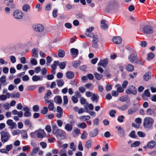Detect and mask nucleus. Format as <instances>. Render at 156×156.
<instances>
[{
    "mask_svg": "<svg viewBox=\"0 0 156 156\" xmlns=\"http://www.w3.org/2000/svg\"><path fill=\"white\" fill-rule=\"evenodd\" d=\"M52 127L53 133L56 135L58 138L62 139L65 138L66 135L64 131L58 129L56 125H53Z\"/></svg>",
    "mask_w": 156,
    "mask_h": 156,
    "instance_id": "f257e3e1",
    "label": "nucleus"
},
{
    "mask_svg": "<svg viewBox=\"0 0 156 156\" xmlns=\"http://www.w3.org/2000/svg\"><path fill=\"white\" fill-rule=\"evenodd\" d=\"M153 119L150 117H146L144 120L143 125L144 128L146 129H150L152 128L154 122Z\"/></svg>",
    "mask_w": 156,
    "mask_h": 156,
    "instance_id": "f03ea898",
    "label": "nucleus"
},
{
    "mask_svg": "<svg viewBox=\"0 0 156 156\" xmlns=\"http://www.w3.org/2000/svg\"><path fill=\"white\" fill-rule=\"evenodd\" d=\"M1 135V140L4 143L7 141L10 137V135L8 132L2 131L0 133Z\"/></svg>",
    "mask_w": 156,
    "mask_h": 156,
    "instance_id": "7ed1b4c3",
    "label": "nucleus"
},
{
    "mask_svg": "<svg viewBox=\"0 0 156 156\" xmlns=\"http://www.w3.org/2000/svg\"><path fill=\"white\" fill-rule=\"evenodd\" d=\"M12 15L15 19L20 20L23 18L24 14L22 11L16 9L13 12Z\"/></svg>",
    "mask_w": 156,
    "mask_h": 156,
    "instance_id": "20e7f679",
    "label": "nucleus"
},
{
    "mask_svg": "<svg viewBox=\"0 0 156 156\" xmlns=\"http://www.w3.org/2000/svg\"><path fill=\"white\" fill-rule=\"evenodd\" d=\"M142 31L143 33L147 34H151L154 32L153 27L150 26L144 27L142 29Z\"/></svg>",
    "mask_w": 156,
    "mask_h": 156,
    "instance_id": "39448f33",
    "label": "nucleus"
},
{
    "mask_svg": "<svg viewBox=\"0 0 156 156\" xmlns=\"http://www.w3.org/2000/svg\"><path fill=\"white\" fill-rule=\"evenodd\" d=\"M126 93L127 94H136L137 93V90L133 86H131L126 90Z\"/></svg>",
    "mask_w": 156,
    "mask_h": 156,
    "instance_id": "423d86ee",
    "label": "nucleus"
},
{
    "mask_svg": "<svg viewBox=\"0 0 156 156\" xmlns=\"http://www.w3.org/2000/svg\"><path fill=\"white\" fill-rule=\"evenodd\" d=\"M33 27L34 30L37 32H42L44 30V27L40 24L34 25Z\"/></svg>",
    "mask_w": 156,
    "mask_h": 156,
    "instance_id": "0eeeda50",
    "label": "nucleus"
},
{
    "mask_svg": "<svg viewBox=\"0 0 156 156\" xmlns=\"http://www.w3.org/2000/svg\"><path fill=\"white\" fill-rule=\"evenodd\" d=\"M99 42L97 36L95 35L93 37L92 42V47L95 48H98V42Z\"/></svg>",
    "mask_w": 156,
    "mask_h": 156,
    "instance_id": "6e6552de",
    "label": "nucleus"
},
{
    "mask_svg": "<svg viewBox=\"0 0 156 156\" xmlns=\"http://www.w3.org/2000/svg\"><path fill=\"white\" fill-rule=\"evenodd\" d=\"M7 124L10 126L11 129L16 128L17 126L15 122H14L12 119H8L6 121Z\"/></svg>",
    "mask_w": 156,
    "mask_h": 156,
    "instance_id": "1a4fd4ad",
    "label": "nucleus"
},
{
    "mask_svg": "<svg viewBox=\"0 0 156 156\" xmlns=\"http://www.w3.org/2000/svg\"><path fill=\"white\" fill-rule=\"evenodd\" d=\"M138 59V58L137 55H136L131 54L128 57V59L131 63L136 62Z\"/></svg>",
    "mask_w": 156,
    "mask_h": 156,
    "instance_id": "9d476101",
    "label": "nucleus"
},
{
    "mask_svg": "<svg viewBox=\"0 0 156 156\" xmlns=\"http://www.w3.org/2000/svg\"><path fill=\"white\" fill-rule=\"evenodd\" d=\"M116 129H117L118 133L119 135L121 137H123L124 136L125 132L121 126H116Z\"/></svg>",
    "mask_w": 156,
    "mask_h": 156,
    "instance_id": "9b49d317",
    "label": "nucleus"
},
{
    "mask_svg": "<svg viewBox=\"0 0 156 156\" xmlns=\"http://www.w3.org/2000/svg\"><path fill=\"white\" fill-rule=\"evenodd\" d=\"M93 29L94 27H91L87 29L86 30V32L85 33L86 35L90 37H92L95 36H94L93 34L91 33V32Z\"/></svg>",
    "mask_w": 156,
    "mask_h": 156,
    "instance_id": "f8f14e48",
    "label": "nucleus"
},
{
    "mask_svg": "<svg viewBox=\"0 0 156 156\" xmlns=\"http://www.w3.org/2000/svg\"><path fill=\"white\" fill-rule=\"evenodd\" d=\"M23 110L25 111L24 113V116L25 117H30L31 115V114L30 112V109L27 106H26L23 108Z\"/></svg>",
    "mask_w": 156,
    "mask_h": 156,
    "instance_id": "ddd939ff",
    "label": "nucleus"
},
{
    "mask_svg": "<svg viewBox=\"0 0 156 156\" xmlns=\"http://www.w3.org/2000/svg\"><path fill=\"white\" fill-rule=\"evenodd\" d=\"M112 41L115 44H119L122 42V39L119 36H115L113 37Z\"/></svg>",
    "mask_w": 156,
    "mask_h": 156,
    "instance_id": "4468645a",
    "label": "nucleus"
},
{
    "mask_svg": "<svg viewBox=\"0 0 156 156\" xmlns=\"http://www.w3.org/2000/svg\"><path fill=\"white\" fill-rule=\"evenodd\" d=\"M108 61L107 58L101 60L98 63V65L105 67L108 64Z\"/></svg>",
    "mask_w": 156,
    "mask_h": 156,
    "instance_id": "2eb2a0df",
    "label": "nucleus"
},
{
    "mask_svg": "<svg viewBox=\"0 0 156 156\" xmlns=\"http://www.w3.org/2000/svg\"><path fill=\"white\" fill-rule=\"evenodd\" d=\"M70 52L72 54V56L73 58H76L78 54V50L76 49L72 48L70 50Z\"/></svg>",
    "mask_w": 156,
    "mask_h": 156,
    "instance_id": "dca6fc26",
    "label": "nucleus"
},
{
    "mask_svg": "<svg viewBox=\"0 0 156 156\" xmlns=\"http://www.w3.org/2000/svg\"><path fill=\"white\" fill-rule=\"evenodd\" d=\"M7 5L11 9L15 8L16 5L13 0H9L6 3Z\"/></svg>",
    "mask_w": 156,
    "mask_h": 156,
    "instance_id": "f3484780",
    "label": "nucleus"
},
{
    "mask_svg": "<svg viewBox=\"0 0 156 156\" xmlns=\"http://www.w3.org/2000/svg\"><path fill=\"white\" fill-rule=\"evenodd\" d=\"M98 133V130L97 129H94L89 133V135L91 137L96 136Z\"/></svg>",
    "mask_w": 156,
    "mask_h": 156,
    "instance_id": "a211bd4d",
    "label": "nucleus"
},
{
    "mask_svg": "<svg viewBox=\"0 0 156 156\" xmlns=\"http://www.w3.org/2000/svg\"><path fill=\"white\" fill-rule=\"evenodd\" d=\"M151 76V73L149 72H147L143 76L144 80L146 81H148L150 78Z\"/></svg>",
    "mask_w": 156,
    "mask_h": 156,
    "instance_id": "6ab92c4d",
    "label": "nucleus"
},
{
    "mask_svg": "<svg viewBox=\"0 0 156 156\" xmlns=\"http://www.w3.org/2000/svg\"><path fill=\"white\" fill-rule=\"evenodd\" d=\"M12 113L14 115H18L19 117H22L23 115V112L20 111L18 112L16 110H14L12 111Z\"/></svg>",
    "mask_w": 156,
    "mask_h": 156,
    "instance_id": "aec40b11",
    "label": "nucleus"
},
{
    "mask_svg": "<svg viewBox=\"0 0 156 156\" xmlns=\"http://www.w3.org/2000/svg\"><path fill=\"white\" fill-rule=\"evenodd\" d=\"M73 127L72 125L69 123H67L65 126V129L68 132L71 131L73 129Z\"/></svg>",
    "mask_w": 156,
    "mask_h": 156,
    "instance_id": "412c9836",
    "label": "nucleus"
},
{
    "mask_svg": "<svg viewBox=\"0 0 156 156\" xmlns=\"http://www.w3.org/2000/svg\"><path fill=\"white\" fill-rule=\"evenodd\" d=\"M32 80L34 81H37L38 80L41 81L43 80V77L41 76L34 75L33 76Z\"/></svg>",
    "mask_w": 156,
    "mask_h": 156,
    "instance_id": "4be33fe9",
    "label": "nucleus"
},
{
    "mask_svg": "<svg viewBox=\"0 0 156 156\" xmlns=\"http://www.w3.org/2000/svg\"><path fill=\"white\" fill-rule=\"evenodd\" d=\"M66 77L69 79H71L74 76V73L71 71H68L66 73Z\"/></svg>",
    "mask_w": 156,
    "mask_h": 156,
    "instance_id": "5701e85b",
    "label": "nucleus"
},
{
    "mask_svg": "<svg viewBox=\"0 0 156 156\" xmlns=\"http://www.w3.org/2000/svg\"><path fill=\"white\" fill-rule=\"evenodd\" d=\"M155 145V141L152 140L148 143L147 145V147L149 148H152L154 147Z\"/></svg>",
    "mask_w": 156,
    "mask_h": 156,
    "instance_id": "b1692460",
    "label": "nucleus"
},
{
    "mask_svg": "<svg viewBox=\"0 0 156 156\" xmlns=\"http://www.w3.org/2000/svg\"><path fill=\"white\" fill-rule=\"evenodd\" d=\"M106 21L105 20H102L101 21V28L102 29H105L108 27V25L105 23Z\"/></svg>",
    "mask_w": 156,
    "mask_h": 156,
    "instance_id": "393cba45",
    "label": "nucleus"
},
{
    "mask_svg": "<svg viewBox=\"0 0 156 156\" xmlns=\"http://www.w3.org/2000/svg\"><path fill=\"white\" fill-rule=\"evenodd\" d=\"M126 69L127 71L129 72H132L134 69L133 65L130 64L126 66Z\"/></svg>",
    "mask_w": 156,
    "mask_h": 156,
    "instance_id": "a878e982",
    "label": "nucleus"
},
{
    "mask_svg": "<svg viewBox=\"0 0 156 156\" xmlns=\"http://www.w3.org/2000/svg\"><path fill=\"white\" fill-rule=\"evenodd\" d=\"M56 81V82L57 85L58 87H62L64 84V82L62 80H57Z\"/></svg>",
    "mask_w": 156,
    "mask_h": 156,
    "instance_id": "bb28decb",
    "label": "nucleus"
},
{
    "mask_svg": "<svg viewBox=\"0 0 156 156\" xmlns=\"http://www.w3.org/2000/svg\"><path fill=\"white\" fill-rule=\"evenodd\" d=\"M137 110V109L135 107H132L129 109L128 113L129 115H131Z\"/></svg>",
    "mask_w": 156,
    "mask_h": 156,
    "instance_id": "cd10ccee",
    "label": "nucleus"
},
{
    "mask_svg": "<svg viewBox=\"0 0 156 156\" xmlns=\"http://www.w3.org/2000/svg\"><path fill=\"white\" fill-rule=\"evenodd\" d=\"M65 55V52L63 50H59L58 51V55L60 58L63 57Z\"/></svg>",
    "mask_w": 156,
    "mask_h": 156,
    "instance_id": "c85d7f7f",
    "label": "nucleus"
},
{
    "mask_svg": "<svg viewBox=\"0 0 156 156\" xmlns=\"http://www.w3.org/2000/svg\"><path fill=\"white\" fill-rule=\"evenodd\" d=\"M145 96L147 97H150V93L149 92V90L148 89L145 90L144 92V93L142 94L141 95L142 97L143 98H144Z\"/></svg>",
    "mask_w": 156,
    "mask_h": 156,
    "instance_id": "c756f323",
    "label": "nucleus"
},
{
    "mask_svg": "<svg viewBox=\"0 0 156 156\" xmlns=\"http://www.w3.org/2000/svg\"><path fill=\"white\" fill-rule=\"evenodd\" d=\"M30 7L29 5L28 4H26L24 5L23 7V10L26 12H27L30 10Z\"/></svg>",
    "mask_w": 156,
    "mask_h": 156,
    "instance_id": "7c9ffc66",
    "label": "nucleus"
},
{
    "mask_svg": "<svg viewBox=\"0 0 156 156\" xmlns=\"http://www.w3.org/2000/svg\"><path fill=\"white\" fill-rule=\"evenodd\" d=\"M94 75L95 78L98 80H99L102 78L103 75L102 74H99L97 73H94Z\"/></svg>",
    "mask_w": 156,
    "mask_h": 156,
    "instance_id": "2f4dec72",
    "label": "nucleus"
},
{
    "mask_svg": "<svg viewBox=\"0 0 156 156\" xmlns=\"http://www.w3.org/2000/svg\"><path fill=\"white\" fill-rule=\"evenodd\" d=\"M92 141L91 140L87 141L85 144V147L88 149L90 148L91 147V143Z\"/></svg>",
    "mask_w": 156,
    "mask_h": 156,
    "instance_id": "473e14b6",
    "label": "nucleus"
},
{
    "mask_svg": "<svg viewBox=\"0 0 156 156\" xmlns=\"http://www.w3.org/2000/svg\"><path fill=\"white\" fill-rule=\"evenodd\" d=\"M77 126L79 128H80L83 129L87 127V125L84 122H82L81 123L77 124Z\"/></svg>",
    "mask_w": 156,
    "mask_h": 156,
    "instance_id": "72a5a7b5",
    "label": "nucleus"
},
{
    "mask_svg": "<svg viewBox=\"0 0 156 156\" xmlns=\"http://www.w3.org/2000/svg\"><path fill=\"white\" fill-rule=\"evenodd\" d=\"M59 64V62L58 61H55L54 63L51 66V68L52 69H56L57 68V66Z\"/></svg>",
    "mask_w": 156,
    "mask_h": 156,
    "instance_id": "f704fd0d",
    "label": "nucleus"
},
{
    "mask_svg": "<svg viewBox=\"0 0 156 156\" xmlns=\"http://www.w3.org/2000/svg\"><path fill=\"white\" fill-rule=\"evenodd\" d=\"M39 149V147H37L33 148L32 151L30 153L31 155H34V154L37 153L38 152Z\"/></svg>",
    "mask_w": 156,
    "mask_h": 156,
    "instance_id": "c9c22d12",
    "label": "nucleus"
},
{
    "mask_svg": "<svg viewBox=\"0 0 156 156\" xmlns=\"http://www.w3.org/2000/svg\"><path fill=\"white\" fill-rule=\"evenodd\" d=\"M20 94L19 92H17L16 93H11V98H19L20 97Z\"/></svg>",
    "mask_w": 156,
    "mask_h": 156,
    "instance_id": "e433bc0d",
    "label": "nucleus"
},
{
    "mask_svg": "<svg viewBox=\"0 0 156 156\" xmlns=\"http://www.w3.org/2000/svg\"><path fill=\"white\" fill-rule=\"evenodd\" d=\"M53 59L52 58L49 56H47L46 57V64L48 66L50 65V63L52 61Z\"/></svg>",
    "mask_w": 156,
    "mask_h": 156,
    "instance_id": "4c0bfd02",
    "label": "nucleus"
},
{
    "mask_svg": "<svg viewBox=\"0 0 156 156\" xmlns=\"http://www.w3.org/2000/svg\"><path fill=\"white\" fill-rule=\"evenodd\" d=\"M6 81V77L5 76H2L0 79V82L2 83L3 85H5L6 84H5Z\"/></svg>",
    "mask_w": 156,
    "mask_h": 156,
    "instance_id": "58836bf2",
    "label": "nucleus"
},
{
    "mask_svg": "<svg viewBox=\"0 0 156 156\" xmlns=\"http://www.w3.org/2000/svg\"><path fill=\"white\" fill-rule=\"evenodd\" d=\"M80 61H76L73 62V66L74 68H76L78 66L80 65Z\"/></svg>",
    "mask_w": 156,
    "mask_h": 156,
    "instance_id": "ea45409f",
    "label": "nucleus"
},
{
    "mask_svg": "<svg viewBox=\"0 0 156 156\" xmlns=\"http://www.w3.org/2000/svg\"><path fill=\"white\" fill-rule=\"evenodd\" d=\"M140 144L139 141H136L131 144V147H135L139 146Z\"/></svg>",
    "mask_w": 156,
    "mask_h": 156,
    "instance_id": "a19ab883",
    "label": "nucleus"
},
{
    "mask_svg": "<svg viewBox=\"0 0 156 156\" xmlns=\"http://www.w3.org/2000/svg\"><path fill=\"white\" fill-rule=\"evenodd\" d=\"M55 100L56 103L58 104H61L62 102V98L59 96L56 97L55 98Z\"/></svg>",
    "mask_w": 156,
    "mask_h": 156,
    "instance_id": "79ce46f5",
    "label": "nucleus"
},
{
    "mask_svg": "<svg viewBox=\"0 0 156 156\" xmlns=\"http://www.w3.org/2000/svg\"><path fill=\"white\" fill-rule=\"evenodd\" d=\"M147 59L148 60H149L152 59L154 57V54L152 52H150L147 55Z\"/></svg>",
    "mask_w": 156,
    "mask_h": 156,
    "instance_id": "37998d69",
    "label": "nucleus"
},
{
    "mask_svg": "<svg viewBox=\"0 0 156 156\" xmlns=\"http://www.w3.org/2000/svg\"><path fill=\"white\" fill-rule=\"evenodd\" d=\"M48 108L50 111H53L54 108V104L52 102L50 103L49 104Z\"/></svg>",
    "mask_w": 156,
    "mask_h": 156,
    "instance_id": "c03bdc74",
    "label": "nucleus"
},
{
    "mask_svg": "<svg viewBox=\"0 0 156 156\" xmlns=\"http://www.w3.org/2000/svg\"><path fill=\"white\" fill-rule=\"evenodd\" d=\"M58 9H54L52 12V14L53 17L56 18L58 16Z\"/></svg>",
    "mask_w": 156,
    "mask_h": 156,
    "instance_id": "a18cd8bd",
    "label": "nucleus"
},
{
    "mask_svg": "<svg viewBox=\"0 0 156 156\" xmlns=\"http://www.w3.org/2000/svg\"><path fill=\"white\" fill-rule=\"evenodd\" d=\"M91 99L93 101H98V96L97 94H93L91 96Z\"/></svg>",
    "mask_w": 156,
    "mask_h": 156,
    "instance_id": "49530a36",
    "label": "nucleus"
},
{
    "mask_svg": "<svg viewBox=\"0 0 156 156\" xmlns=\"http://www.w3.org/2000/svg\"><path fill=\"white\" fill-rule=\"evenodd\" d=\"M48 111V109L47 107H44L41 110V113L42 114H45L47 113Z\"/></svg>",
    "mask_w": 156,
    "mask_h": 156,
    "instance_id": "de8ad7c7",
    "label": "nucleus"
},
{
    "mask_svg": "<svg viewBox=\"0 0 156 156\" xmlns=\"http://www.w3.org/2000/svg\"><path fill=\"white\" fill-rule=\"evenodd\" d=\"M59 68L61 69H64L66 66V63L65 62H62L60 63H59Z\"/></svg>",
    "mask_w": 156,
    "mask_h": 156,
    "instance_id": "09e8293b",
    "label": "nucleus"
},
{
    "mask_svg": "<svg viewBox=\"0 0 156 156\" xmlns=\"http://www.w3.org/2000/svg\"><path fill=\"white\" fill-rule=\"evenodd\" d=\"M128 107V106L127 105L125 104L122 106H121L119 108V109L122 111H124L127 109Z\"/></svg>",
    "mask_w": 156,
    "mask_h": 156,
    "instance_id": "8fccbe9b",
    "label": "nucleus"
},
{
    "mask_svg": "<svg viewBox=\"0 0 156 156\" xmlns=\"http://www.w3.org/2000/svg\"><path fill=\"white\" fill-rule=\"evenodd\" d=\"M37 50L36 48H34L32 50L33 56L37 58L38 57V54L36 52Z\"/></svg>",
    "mask_w": 156,
    "mask_h": 156,
    "instance_id": "3c124183",
    "label": "nucleus"
},
{
    "mask_svg": "<svg viewBox=\"0 0 156 156\" xmlns=\"http://www.w3.org/2000/svg\"><path fill=\"white\" fill-rule=\"evenodd\" d=\"M116 113V111L114 110H111L109 112V115L110 116L112 117L115 116V114Z\"/></svg>",
    "mask_w": 156,
    "mask_h": 156,
    "instance_id": "603ef678",
    "label": "nucleus"
},
{
    "mask_svg": "<svg viewBox=\"0 0 156 156\" xmlns=\"http://www.w3.org/2000/svg\"><path fill=\"white\" fill-rule=\"evenodd\" d=\"M24 124L30 127L32 126V123H31L30 120L28 119H26L24 121Z\"/></svg>",
    "mask_w": 156,
    "mask_h": 156,
    "instance_id": "864d4df0",
    "label": "nucleus"
},
{
    "mask_svg": "<svg viewBox=\"0 0 156 156\" xmlns=\"http://www.w3.org/2000/svg\"><path fill=\"white\" fill-rule=\"evenodd\" d=\"M70 148L72 149L73 151H74L76 150V147L73 142L70 143Z\"/></svg>",
    "mask_w": 156,
    "mask_h": 156,
    "instance_id": "5fc2aeb1",
    "label": "nucleus"
},
{
    "mask_svg": "<svg viewBox=\"0 0 156 156\" xmlns=\"http://www.w3.org/2000/svg\"><path fill=\"white\" fill-rule=\"evenodd\" d=\"M59 153L60 154V156H67V154L66 152H64V151L63 150H60Z\"/></svg>",
    "mask_w": 156,
    "mask_h": 156,
    "instance_id": "6e6d98bb",
    "label": "nucleus"
},
{
    "mask_svg": "<svg viewBox=\"0 0 156 156\" xmlns=\"http://www.w3.org/2000/svg\"><path fill=\"white\" fill-rule=\"evenodd\" d=\"M105 89L107 91H109L111 90L112 89V86L109 84H107L106 87Z\"/></svg>",
    "mask_w": 156,
    "mask_h": 156,
    "instance_id": "4d7b16f0",
    "label": "nucleus"
},
{
    "mask_svg": "<svg viewBox=\"0 0 156 156\" xmlns=\"http://www.w3.org/2000/svg\"><path fill=\"white\" fill-rule=\"evenodd\" d=\"M137 135L140 137H144L146 136V134L141 131H139L137 133Z\"/></svg>",
    "mask_w": 156,
    "mask_h": 156,
    "instance_id": "13d9d810",
    "label": "nucleus"
},
{
    "mask_svg": "<svg viewBox=\"0 0 156 156\" xmlns=\"http://www.w3.org/2000/svg\"><path fill=\"white\" fill-rule=\"evenodd\" d=\"M51 92L50 90H47V93L45 94L44 97V98L46 99L48 98L49 96L51 94Z\"/></svg>",
    "mask_w": 156,
    "mask_h": 156,
    "instance_id": "bf43d9fd",
    "label": "nucleus"
},
{
    "mask_svg": "<svg viewBox=\"0 0 156 156\" xmlns=\"http://www.w3.org/2000/svg\"><path fill=\"white\" fill-rule=\"evenodd\" d=\"M68 103V99L67 96L63 97V105H67Z\"/></svg>",
    "mask_w": 156,
    "mask_h": 156,
    "instance_id": "052dcab7",
    "label": "nucleus"
},
{
    "mask_svg": "<svg viewBox=\"0 0 156 156\" xmlns=\"http://www.w3.org/2000/svg\"><path fill=\"white\" fill-rule=\"evenodd\" d=\"M147 113L149 115H152L154 113V111L151 109H147L146 111Z\"/></svg>",
    "mask_w": 156,
    "mask_h": 156,
    "instance_id": "680f3d73",
    "label": "nucleus"
},
{
    "mask_svg": "<svg viewBox=\"0 0 156 156\" xmlns=\"http://www.w3.org/2000/svg\"><path fill=\"white\" fill-rule=\"evenodd\" d=\"M84 16V15L82 13H79L77 14V18L78 19H83Z\"/></svg>",
    "mask_w": 156,
    "mask_h": 156,
    "instance_id": "e2e57ef3",
    "label": "nucleus"
},
{
    "mask_svg": "<svg viewBox=\"0 0 156 156\" xmlns=\"http://www.w3.org/2000/svg\"><path fill=\"white\" fill-rule=\"evenodd\" d=\"M128 98L127 96H122L119 98V100L122 102L126 101Z\"/></svg>",
    "mask_w": 156,
    "mask_h": 156,
    "instance_id": "0e129e2a",
    "label": "nucleus"
},
{
    "mask_svg": "<svg viewBox=\"0 0 156 156\" xmlns=\"http://www.w3.org/2000/svg\"><path fill=\"white\" fill-rule=\"evenodd\" d=\"M22 136L24 138L27 139V132L25 131H22Z\"/></svg>",
    "mask_w": 156,
    "mask_h": 156,
    "instance_id": "69168bd1",
    "label": "nucleus"
},
{
    "mask_svg": "<svg viewBox=\"0 0 156 156\" xmlns=\"http://www.w3.org/2000/svg\"><path fill=\"white\" fill-rule=\"evenodd\" d=\"M142 119L139 117L136 118L135 120V122L139 124H140L142 122Z\"/></svg>",
    "mask_w": 156,
    "mask_h": 156,
    "instance_id": "338daca9",
    "label": "nucleus"
},
{
    "mask_svg": "<svg viewBox=\"0 0 156 156\" xmlns=\"http://www.w3.org/2000/svg\"><path fill=\"white\" fill-rule=\"evenodd\" d=\"M124 118V116L123 115L119 116L118 117L117 120L119 122H123Z\"/></svg>",
    "mask_w": 156,
    "mask_h": 156,
    "instance_id": "774afa93",
    "label": "nucleus"
}]
</instances>
